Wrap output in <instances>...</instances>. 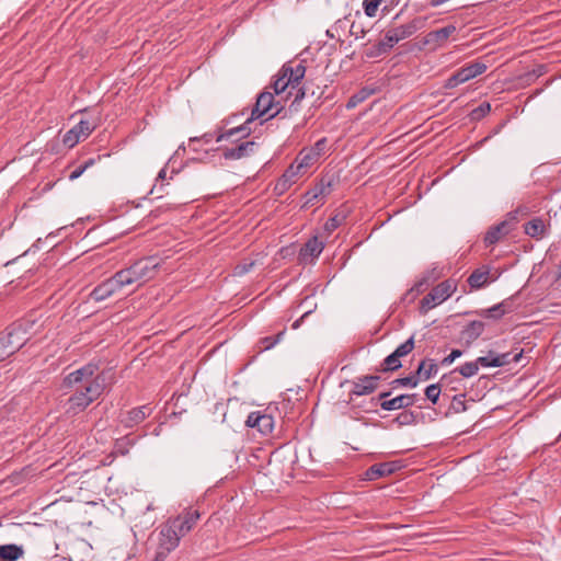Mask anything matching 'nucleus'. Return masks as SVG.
<instances>
[{
  "mask_svg": "<svg viewBox=\"0 0 561 561\" xmlns=\"http://www.w3.org/2000/svg\"><path fill=\"white\" fill-rule=\"evenodd\" d=\"M460 350H453L451 353L442 360V365H450L456 358L461 356Z\"/></svg>",
  "mask_w": 561,
  "mask_h": 561,
  "instance_id": "49",
  "label": "nucleus"
},
{
  "mask_svg": "<svg viewBox=\"0 0 561 561\" xmlns=\"http://www.w3.org/2000/svg\"><path fill=\"white\" fill-rule=\"evenodd\" d=\"M181 537L167 522L160 529L159 541L156 554L152 561H164L168 554L173 551L180 543Z\"/></svg>",
  "mask_w": 561,
  "mask_h": 561,
  "instance_id": "5",
  "label": "nucleus"
},
{
  "mask_svg": "<svg viewBox=\"0 0 561 561\" xmlns=\"http://www.w3.org/2000/svg\"><path fill=\"white\" fill-rule=\"evenodd\" d=\"M548 227L540 217H536L524 225V232L535 240H541L548 234Z\"/></svg>",
  "mask_w": 561,
  "mask_h": 561,
  "instance_id": "21",
  "label": "nucleus"
},
{
  "mask_svg": "<svg viewBox=\"0 0 561 561\" xmlns=\"http://www.w3.org/2000/svg\"><path fill=\"white\" fill-rule=\"evenodd\" d=\"M298 165L294 162L291 163L287 170L282 175L283 179H286L291 185L297 181L299 174H304L305 172L301 169L297 168Z\"/></svg>",
  "mask_w": 561,
  "mask_h": 561,
  "instance_id": "38",
  "label": "nucleus"
},
{
  "mask_svg": "<svg viewBox=\"0 0 561 561\" xmlns=\"http://www.w3.org/2000/svg\"><path fill=\"white\" fill-rule=\"evenodd\" d=\"M467 78L462 75V71L458 69L453 73L444 83L445 89H454L457 85L467 82Z\"/></svg>",
  "mask_w": 561,
  "mask_h": 561,
  "instance_id": "34",
  "label": "nucleus"
},
{
  "mask_svg": "<svg viewBox=\"0 0 561 561\" xmlns=\"http://www.w3.org/2000/svg\"><path fill=\"white\" fill-rule=\"evenodd\" d=\"M95 127H96L95 122H90L89 119H81L72 128L77 131V134L83 140L89 137V135L95 129Z\"/></svg>",
  "mask_w": 561,
  "mask_h": 561,
  "instance_id": "32",
  "label": "nucleus"
},
{
  "mask_svg": "<svg viewBox=\"0 0 561 561\" xmlns=\"http://www.w3.org/2000/svg\"><path fill=\"white\" fill-rule=\"evenodd\" d=\"M107 381V371H100L99 365L91 362L68 374L64 379V386H73L77 383H83L84 386H104Z\"/></svg>",
  "mask_w": 561,
  "mask_h": 561,
  "instance_id": "3",
  "label": "nucleus"
},
{
  "mask_svg": "<svg viewBox=\"0 0 561 561\" xmlns=\"http://www.w3.org/2000/svg\"><path fill=\"white\" fill-rule=\"evenodd\" d=\"M558 279H561V261H560V264L558 266V276H557Z\"/></svg>",
  "mask_w": 561,
  "mask_h": 561,
  "instance_id": "62",
  "label": "nucleus"
},
{
  "mask_svg": "<svg viewBox=\"0 0 561 561\" xmlns=\"http://www.w3.org/2000/svg\"><path fill=\"white\" fill-rule=\"evenodd\" d=\"M5 342L9 343L14 353H16L28 341V334L23 323H14L2 332Z\"/></svg>",
  "mask_w": 561,
  "mask_h": 561,
  "instance_id": "10",
  "label": "nucleus"
},
{
  "mask_svg": "<svg viewBox=\"0 0 561 561\" xmlns=\"http://www.w3.org/2000/svg\"><path fill=\"white\" fill-rule=\"evenodd\" d=\"M202 139L205 141V142H209L211 141V135L210 134H205Z\"/></svg>",
  "mask_w": 561,
  "mask_h": 561,
  "instance_id": "61",
  "label": "nucleus"
},
{
  "mask_svg": "<svg viewBox=\"0 0 561 561\" xmlns=\"http://www.w3.org/2000/svg\"><path fill=\"white\" fill-rule=\"evenodd\" d=\"M359 390H355L353 391L354 394L356 396H364V394H370L374 392V390L376 388H368V387H365V388H358Z\"/></svg>",
  "mask_w": 561,
  "mask_h": 561,
  "instance_id": "54",
  "label": "nucleus"
},
{
  "mask_svg": "<svg viewBox=\"0 0 561 561\" xmlns=\"http://www.w3.org/2000/svg\"><path fill=\"white\" fill-rule=\"evenodd\" d=\"M325 147V139L322 138L320 140H318L313 147L309 148L311 151H314L317 153V157L320 158V154H321V151L324 149Z\"/></svg>",
  "mask_w": 561,
  "mask_h": 561,
  "instance_id": "51",
  "label": "nucleus"
},
{
  "mask_svg": "<svg viewBox=\"0 0 561 561\" xmlns=\"http://www.w3.org/2000/svg\"><path fill=\"white\" fill-rule=\"evenodd\" d=\"M290 186L291 184L287 182L286 179L280 178L275 185V190L282 194L285 191H287Z\"/></svg>",
  "mask_w": 561,
  "mask_h": 561,
  "instance_id": "50",
  "label": "nucleus"
},
{
  "mask_svg": "<svg viewBox=\"0 0 561 561\" xmlns=\"http://www.w3.org/2000/svg\"><path fill=\"white\" fill-rule=\"evenodd\" d=\"M414 348V337L411 336L404 343L399 345L390 355L381 363L382 371H393L399 369L402 364L400 358L409 355Z\"/></svg>",
  "mask_w": 561,
  "mask_h": 561,
  "instance_id": "8",
  "label": "nucleus"
},
{
  "mask_svg": "<svg viewBox=\"0 0 561 561\" xmlns=\"http://www.w3.org/2000/svg\"><path fill=\"white\" fill-rule=\"evenodd\" d=\"M199 517H201V515H199L198 511L187 510V511H184L178 517L169 519L168 522L171 524V526L175 529V531L182 538L194 528V526L196 525Z\"/></svg>",
  "mask_w": 561,
  "mask_h": 561,
  "instance_id": "9",
  "label": "nucleus"
},
{
  "mask_svg": "<svg viewBox=\"0 0 561 561\" xmlns=\"http://www.w3.org/2000/svg\"><path fill=\"white\" fill-rule=\"evenodd\" d=\"M123 288L121 286V283L118 282L115 274L99 284L94 289L91 291L90 297L95 301H103L116 293L121 291Z\"/></svg>",
  "mask_w": 561,
  "mask_h": 561,
  "instance_id": "11",
  "label": "nucleus"
},
{
  "mask_svg": "<svg viewBox=\"0 0 561 561\" xmlns=\"http://www.w3.org/2000/svg\"><path fill=\"white\" fill-rule=\"evenodd\" d=\"M81 140V137L73 128L69 129L62 137V144L68 148H73Z\"/></svg>",
  "mask_w": 561,
  "mask_h": 561,
  "instance_id": "39",
  "label": "nucleus"
},
{
  "mask_svg": "<svg viewBox=\"0 0 561 561\" xmlns=\"http://www.w3.org/2000/svg\"><path fill=\"white\" fill-rule=\"evenodd\" d=\"M479 365L480 363L478 362V359L474 362L465 363L462 366H460L459 373L463 377H471L478 373Z\"/></svg>",
  "mask_w": 561,
  "mask_h": 561,
  "instance_id": "40",
  "label": "nucleus"
},
{
  "mask_svg": "<svg viewBox=\"0 0 561 561\" xmlns=\"http://www.w3.org/2000/svg\"><path fill=\"white\" fill-rule=\"evenodd\" d=\"M506 306H507L506 301H503L499 305L493 306L492 308L488 309V316L493 319H500L502 316H504L508 311Z\"/></svg>",
  "mask_w": 561,
  "mask_h": 561,
  "instance_id": "41",
  "label": "nucleus"
},
{
  "mask_svg": "<svg viewBox=\"0 0 561 561\" xmlns=\"http://www.w3.org/2000/svg\"><path fill=\"white\" fill-rule=\"evenodd\" d=\"M486 65L481 61H474L465 65L463 67L459 68L462 71V75L467 78L469 81L470 79H473L480 75H482L486 70Z\"/></svg>",
  "mask_w": 561,
  "mask_h": 561,
  "instance_id": "30",
  "label": "nucleus"
},
{
  "mask_svg": "<svg viewBox=\"0 0 561 561\" xmlns=\"http://www.w3.org/2000/svg\"><path fill=\"white\" fill-rule=\"evenodd\" d=\"M456 30V26L450 24L439 30L431 31L424 36V44L433 48L442 47Z\"/></svg>",
  "mask_w": 561,
  "mask_h": 561,
  "instance_id": "15",
  "label": "nucleus"
},
{
  "mask_svg": "<svg viewBox=\"0 0 561 561\" xmlns=\"http://www.w3.org/2000/svg\"><path fill=\"white\" fill-rule=\"evenodd\" d=\"M484 331V323L481 321H471L463 330V334L469 340L478 339Z\"/></svg>",
  "mask_w": 561,
  "mask_h": 561,
  "instance_id": "33",
  "label": "nucleus"
},
{
  "mask_svg": "<svg viewBox=\"0 0 561 561\" xmlns=\"http://www.w3.org/2000/svg\"><path fill=\"white\" fill-rule=\"evenodd\" d=\"M374 93H375V89H371L368 87L362 88L358 92H356L348 99V101L346 103V108L351 110V108L356 107L358 104L363 103L365 100H367Z\"/></svg>",
  "mask_w": 561,
  "mask_h": 561,
  "instance_id": "31",
  "label": "nucleus"
},
{
  "mask_svg": "<svg viewBox=\"0 0 561 561\" xmlns=\"http://www.w3.org/2000/svg\"><path fill=\"white\" fill-rule=\"evenodd\" d=\"M94 162H95L94 159H89L83 164L77 167L69 174V180L70 181H75V180L79 179L88 168H90V167H92L94 164Z\"/></svg>",
  "mask_w": 561,
  "mask_h": 561,
  "instance_id": "43",
  "label": "nucleus"
},
{
  "mask_svg": "<svg viewBox=\"0 0 561 561\" xmlns=\"http://www.w3.org/2000/svg\"><path fill=\"white\" fill-rule=\"evenodd\" d=\"M362 382H373L379 380V376L370 375L359 379Z\"/></svg>",
  "mask_w": 561,
  "mask_h": 561,
  "instance_id": "58",
  "label": "nucleus"
},
{
  "mask_svg": "<svg viewBox=\"0 0 561 561\" xmlns=\"http://www.w3.org/2000/svg\"><path fill=\"white\" fill-rule=\"evenodd\" d=\"M389 393H382L380 394V407L383 410L392 411V410H399L402 408H408L410 405L415 404L416 402V396L415 394H399L392 399H387Z\"/></svg>",
  "mask_w": 561,
  "mask_h": 561,
  "instance_id": "14",
  "label": "nucleus"
},
{
  "mask_svg": "<svg viewBox=\"0 0 561 561\" xmlns=\"http://www.w3.org/2000/svg\"><path fill=\"white\" fill-rule=\"evenodd\" d=\"M115 276L121 283L122 288L134 284H142L141 279L138 278L137 271L135 270L133 264L126 268L116 272Z\"/></svg>",
  "mask_w": 561,
  "mask_h": 561,
  "instance_id": "22",
  "label": "nucleus"
},
{
  "mask_svg": "<svg viewBox=\"0 0 561 561\" xmlns=\"http://www.w3.org/2000/svg\"><path fill=\"white\" fill-rule=\"evenodd\" d=\"M490 271L486 267L477 268L468 277V284L472 289H480L489 283Z\"/></svg>",
  "mask_w": 561,
  "mask_h": 561,
  "instance_id": "27",
  "label": "nucleus"
},
{
  "mask_svg": "<svg viewBox=\"0 0 561 561\" xmlns=\"http://www.w3.org/2000/svg\"><path fill=\"white\" fill-rule=\"evenodd\" d=\"M323 250V243L313 237L309 239L299 251V260L307 263L310 260L318 257Z\"/></svg>",
  "mask_w": 561,
  "mask_h": 561,
  "instance_id": "18",
  "label": "nucleus"
},
{
  "mask_svg": "<svg viewBox=\"0 0 561 561\" xmlns=\"http://www.w3.org/2000/svg\"><path fill=\"white\" fill-rule=\"evenodd\" d=\"M331 186L332 181L325 182V180L322 179L314 187H312L305 194L304 207L313 206L320 196H325L330 194Z\"/></svg>",
  "mask_w": 561,
  "mask_h": 561,
  "instance_id": "19",
  "label": "nucleus"
},
{
  "mask_svg": "<svg viewBox=\"0 0 561 561\" xmlns=\"http://www.w3.org/2000/svg\"><path fill=\"white\" fill-rule=\"evenodd\" d=\"M426 18L417 16L407 24L389 28L383 38L376 45L379 55L388 53L397 43L412 36L425 26Z\"/></svg>",
  "mask_w": 561,
  "mask_h": 561,
  "instance_id": "2",
  "label": "nucleus"
},
{
  "mask_svg": "<svg viewBox=\"0 0 561 561\" xmlns=\"http://www.w3.org/2000/svg\"><path fill=\"white\" fill-rule=\"evenodd\" d=\"M103 388H80L75 394L68 400V411L77 413L85 409L102 393Z\"/></svg>",
  "mask_w": 561,
  "mask_h": 561,
  "instance_id": "7",
  "label": "nucleus"
},
{
  "mask_svg": "<svg viewBox=\"0 0 561 561\" xmlns=\"http://www.w3.org/2000/svg\"><path fill=\"white\" fill-rule=\"evenodd\" d=\"M524 351L514 348L511 352L497 353L489 351L486 355L478 357V362L482 367H502L511 363H517L522 359Z\"/></svg>",
  "mask_w": 561,
  "mask_h": 561,
  "instance_id": "6",
  "label": "nucleus"
},
{
  "mask_svg": "<svg viewBox=\"0 0 561 561\" xmlns=\"http://www.w3.org/2000/svg\"><path fill=\"white\" fill-rule=\"evenodd\" d=\"M310 312H311V311H307V312H305V313H304V314H302L298 320H296V321L293 323L291 328H293V329H298V328L300 327L301 322L305 320V318H306V317H308V316L310 314Z\"/></svg>",
  "mask_w": 561,
  "mask_h": 561,
  "instance_id": "55",
  "label": "nucleus"
},
{
  "mask_svg": "<svg viewBox=\"0 0 561 561\" xmlns=\"http://www.w3.org/2000/svg\"><path fill=\"white\" fill-rule=\"evenodd\" d=\"M252 266H253V263H250L249 265H238L237 271L239 274H243V273L249 272L250 267H252Z\"/></svg>",
  "mask_w": 561,
  "mask_h": 561,
  "instance_id": "57",
  "label": "nucleus"
},
{
  "mask_svg": "<svg viewBox=\"0 0 561 561\" xmlns=\"http://www.w3.org/2000/svg\"><path fill=\"white\" fill-rule=\"evenodd\" d=\"M274 93L263 91L261 92L257 98L254 106L251 110V115L245 119V122L234 128H231L225 133H221L217 136L216 141L220 142L225 139H230L233 136H238L240 138L248 137L252 129L251 124L256 119H262L261 124L265 121H268L271 118H274L280 111V108H277L275 112L270 113L273 107L277 106L279 102H274Z\"/></svg>",
  "mask_w": 561,
  "mask_h": 561,
  "instance_id": "1",
  "label": "nucleus"
},
{
  "mask_svg": "<svg viewBox=\"0 0 561 561\" xmlns=\"http://www.w3.org/2000/svg\"><path fill=\"white\" fill-rule=\"evenodd\" d=\"M24 556L22 546L15 543L0 546V561H18Z\"/></svg>",
  "mask_w": 561,
  "mask_h": 561,
  "instance_id": "23",
  "label": "nucleus"
},
{
  "mask_svg": "<svg viewBox=\"0 0 561 561\" xmlns=\"http://www.w3.org/2000/svg\"><path fill=\"white\" fill-rule=\"evenodd\" d=\"M245 425L252 428H256L263 435H267L274 427V421L271 415L256 411L251 412L248 415Z\"/></svg>",
  "mask_w": 561,
  "mask_h": 561,
  "instance_id": "13",
  "label": "nucleus"
},
{
  "mask_svg": "<svg viewBox=\"0 0 561 561\" xmlns=\"http://www.w3.org/2000/svg\"><path fill=\"white\" fill-rule=\"evenodd\" d=\"M282 68L284 70V76H287L290 79L293 89H296L299 85L301 79L305 77L306 67L302 65V62H299L296 65V67H293L289 64H285Z\"/></svg>",
  "mask_w": 561,
  "mask_h": 561,
  "instance_id": "24",
  "label": "nucleus"
},
{
  "mask_svg": "<svg viewBox=\"0 0 561 561\" xmlns=\"http://www.w3.org/2000/svg\"><path fill=\"white\" fill-rule=\"evenodd\" d=\"M342 224V218H339L337 216L331 217L327 220L324 225V229L328 232L334 231L340 225Z\"/></svg>",
  "mask_w": 561,
  "mask_h": 561,
  "instance_id": "48",
  "label": "nucleus"
},
{
  "mask_svg": "<svg viewBox=\"0 0 561 561\" xmlns=\"http://www.w3.org/2000/svg\"><path fill=\"white\" fill-rule=\"evenodd\" d=\"M198 139L197 138H191L190 141L191 142H194V141H197Z\"/></svg>",
  "mask_w": 561,
  "mask_h": 561,
  "instance_id": "63",
  "label": "nucleus"
},
{
  "mask_svg": "<svg viewBox=\"0 0 561 561\" xmlns=\"http://www.w3.org/2000/svg\"><path fill=\"white\" fill-rule=\"evenodd\" d=\"M442 388H424L426 399L436 403L439 399Z\"/></svg>",
  "mask_w": 561,
  "mask_h": 561,
  "instance_id": "47",
  "label": "nucleus"
},
{
  "mask_svg": "<svg viewBox=\"0 0 561 561\" xmlns=\"http://www.w3.org/2000/svg\"><path fill=\"white\" fill-rule=\"evenodd\" d=\"M468 401L469 400H467V394L466 393H463V394H456V396H454V398L451 400L450 408L456 413L463 412V411H466L468 409V405H467Z\"/></svg>",
  "mask_w": 561,
  "mask_h": 561,
  "instance_id": "35",
  "label": "nucleus"
},
{
  "mask_svg": "<svg viewBox=\"0 0 561 561\" xmlns=\"http://www.w3.org/2000/svg\"><path fill=\"white\" fill-rule=\"evenodd\" d=\"M455 290L456 284L454 280L447 279L439 283L422 298L420 302L421 313H426L428 310L444 302L454 294Z\"/></svg>",
  "mask_w": 561,
  "mask_h": 561,
  "instance_id": "4",
  "label": "nucleus"
},
{
  "mask_svg": "<svg viewBox=\"0 0 561 561\" xmlns=\"http://www.w3.org/2000/svg\"><path fill=\"white\" fill-rule=\"evenodd\" d=\"M318 160L317 153L308 148L302 149L294 162L298 165V169H301L306 173Z\"/></svg>",
  "mask_w": 561,
  "mask_h": 561,
  "instance_id": "26",
  "label": "nucleus"
},
{
  "mask_svg": "<svg viewBox=\"0 0 561 561\" xmlns=\"http://www.w3.org/2000/svg\"><path fill=\"white\" fill-rule=\"evenodd\" d=\"M428 276H424L420 282H417L411 290H415L416 293L423 291L424 287H426L431 282L435 280L439 277V272L434 268Z\"/></svg>",
  "mask_w": 561,
  "mask_h": 561,
  "instance_id": "37",
  "label": "nucleus"
},
{
  "mask_svg": "<svg viewBox=\"0 0 561 561\" xmlns=\"http://www.w3.org/2000/svg\"><path fill=\"white\" fill-rule=\"evenodd\" d=\"M305 98V90L302 88H296L295 99L293 101V105L295 103L300 102Z\"/></svg>",
  "mask_w": 561,
  "mask_h": 561,
  "instance_id": "53",
  "label": "nucleus"
},
{
  "mask_svg": "<svg viewBox=\"0 0 561 561\" xmlns=\"http://www.w3.org/2000/svg\"><path fill=\"white\" fill-rule=\"evenodd\" d=\"M150 413L151 409L147 405L135 408L127 413V417L123 422L127 426H133L142 422Z\"/></svg>",
  "mask_w": 561,
  "mask_h": 561,
  "instance_id": "28",
  "label": "nucleus"
},
{
  "mask_svg": "<svg viewBox=\"0 0 561 561\" xmlns=\"http://www.w3.org/2000/svg\"><path fill=\"white\" fill-rule=\"evenodd\" d=\"M272 87L275 95H280L288 88L290 90H294L290 79L287 76H284L283 68H280V70L278 71L276 80L273 82ZM288 94H291V91H289Z\"/></svg>",
  "mask_w": 561,
  "mask_h": 561,
  "instance_id": "29",
  "label": "nucleus"
},
{
  "mask_svg": "<svg viewBox=\"0 0 561 561\" xmlns=\"http://www.w3.org/2000/svg\"><path fill=\"white\" fill-rule=\"evenodd\" d=\"M515 210H519V216H526L528 214V208L526 206H520L516 208Z\"/></svg>",
  "mask_w": 561,
  "mask_h": 561,
  "instance_id": "59",
  "label": "nucleus"
},
{
  "mask_svg": "<svg viewBox=\"0 0 561 561\" xmlns=\"http://www.w3.org/2000/svg\"><path fill=\"white\" fill-rule=\"evenodd\" d=\"M161 210H162V207H158L157 209L151 210V211H150V214H149V216H150V217H153V218H157V217L159 216V214H160V211H161Z\"/></svg>",
  "mask_w": 561,
  "mask_h": 561,
  "instance_id": "60",
  "label": "nucleus"
},
{
  "mask_svg": "<svg viewBox=\"0 0 561 561\" xmlns=\"http://www.w3.org/2000/svg\"><path fill=\"white\" fill-rule=\"evenodd\" d=\"M438 370L437 364L433 359H424L419 364L415 371L420 382L428 380L432 376L436 375Z\"/></svg>",
  "mask_w": 561,
  "mask_h": 561,
  "instance_id": "25",
  "label": "nucleus"
},
{
  "mask_svg": "<svg viewBox=\"0 0 561 561\" xmlns=\"http://www.w3.org/2000/svg\"><path fill=\"white\" fill-rule=\"evenodd\" d=\"M283 335H284V331L277 333L274 336H266V337L261 339L260 343H259L260 352L267 351V350L272 348L273 346H275L279 342V340Z\"/></svg>",
  "mask_w": 561,
  "mask_h": 561,
  "instance_id": "36",
  "label": "nucleus"
},
{
  "mask_svg": "<svg viewBox=\"0 0 561 561\" xmlns=\"http://www.w3.org/2000/svg\"><path fill=\"white\" fill-rule=\"evenodd\" d=\"M5 341L4 335L0 333V362L14 354L9 343Z\"/></svg>",
  "mask_w": 561,
  "mask_h": 561,
  "instance_id": "44",
  "label": "nucleus"
},
{
  "mask_svg": "<svg viewBox=\"0 0 561 561\" xmlns=\"http://www.w3.org/2000/svg\"><path fill=\"white\" fill-rule=\"evenodd\" d=\"M380 3V0H364L365 14L369 18H374Z\"/></svg>",
  "mask_w": 561,
  "mask_h": 561,
  "instance_id": "45",
  "label": "nucleus"
},
{
  "mask_svg": "<svg viewBox=\"0 0 561 561\" xmlns=\"http://www.w3.org/2000/svg\"><path fill=\"white\" fill-rule=\"evenodd\" d=\"M133 265L137 271L138 278L146 283L156 276L160 267V260L156 256H148L136 261Z\"/></svg>",
  "mask_w": 561,
  "mask_h": 561,
  "instance_id": "12",
  "label": "nucleus"
},
{
  "mask_svg": "<svg viewBox=\"0 0 561 561\" xmlns=\"http://www.w3.org/2000/svg\"><path fill=\"white\" fill-rule=\"evenodd\" d=\"M399 466L394 461L376 463L369 467L365 473L367 480H376L397 471Z\"/></svg>",
  "mask_w": 561,
  "mask_h": 561,
  "instance_id": "20",
  "label": "nucleus"
},
{
  "mask_svg": "<svg viewBox=\"0 0 561 561\" xmlns=\"http://www.w3.org/2000/svg\"><path fill=\"white\" fill-rule=\"evenodd\" d=\"M518 219H519V210H513L506 215L505 220H508L512 224V230H513L514 226L518 221Z\"/></svg>",
  "mask_w": 561,
  "mask_h": 561,
  "instance_id": "52",
  "label": "nucleus"
},
{
  "mask_svg": "<svg viewBox=\"0 0 561 561\" xmlns=\"http://www.w3.org/2000/svg\"><path fill=\"white\" fill-rule=\"evenodd\" d=\"M512 231V224L508 220H503L497 225L489 228L484 236L485 247H491L497 243L501 239Z\"/></svg>",
  "mask_w": 561,
  "mask_h": 561,
  "instance_id": "17",
  "label": "nucleus"
},
{
  "mask_svg": "<svg viewBox=\"0 0 561 561\" xmlns=\"http://www.w3.org/2000/svg\"><path fill=\"white\" fill-rule=\"evenodd\" d=\"M491 111V105L489 103H482L477 108H474L471 113L474 119L482 118Z\"/></svg>",
  "mask_w": 561,
  "mask_h": 561,
  "instance_id": "46",
  "label": "nucleus"
},
{
  "mask_svg": "<svg viewBox=\"0 0 561 561\" xmlns=\"http://www.w3.org/2000/svg\"><path fill=\"white\" fill-rule=\"evenodd\" d=\"M167 178V170L165 168L161 169L158 173V176L156 179L157 182H161V186L163 185V181Z\"/></svg>",
  "mask_w": 561,
  "mask_h": 561,
  "instance_id": "56",
  "label": "nucleus"
},
{
  "mask_svg": "<svg viewBox=\"0 0 561 561\" xmlns=\"http://www.w3.org/2000/svg\"><path fill=\"white\" fill-rule=\"evenodd\" d=\"M157 188V184L153 185L152 190H151V193H153V191Z\"/></svg>",
  "mask_w": 561,
  "mask_h": 561,
  "instance_id": "64",
  "label": "nucleus"
},
{
  "mask_svg": "<svg viewBox=\"0 0 561 561\" xmlns=\"http://www.w3.org/2000/svg\"><path fill=\"white\" fill-rule=\"evenodd\" d=\"M419 379L416 374H412L404 378H398L390 382V386H417Z\"/></svg>",
  "mask_w": 561,
  "mask_h": 561,
  "instance_id": "42",
  "label": "nucleus"
},
{
  "mask_svg": "<svg viewBox=\"0 0 561 561\" xmlns=\"http://www.w3.org/2000/svg\"><path fill=\"white\" fill-rule=\"evenodd\" d=\"M256 147L257 144L253 140L244 141L236 147L222 149V156L226 160H239L250 157Z\"/></svg>",
  "mask_w": 561,
  "mask_h": 561,
  "instance_id": "16",
  "label": "nucleus"
}]
</instances>
